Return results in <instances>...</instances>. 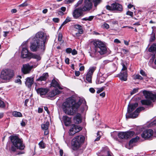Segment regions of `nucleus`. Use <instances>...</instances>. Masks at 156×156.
<instances>
[{"label": "nucleus", "mask_w": 156, "mask_h": 156, "mask_svg": "<svg viewBox=\"0 0 156 156\" xmlns=\"http://www.w3.org/2000/svg\"><path fill=\"white\" fill-rule=\"evenodd\" d=\"M82 102L80 100L76 102L75 100L69 97L66 99L62 104L63 111L68 115H73L77 112Z\"/></svg>", "instance_id": "f257e3e1"}, {"label": "nucleus", "mask_w": 156, "mask_h": 156, "mask_svg": "<svg viewBox=\"0 0 156 156\" xmlns=\"http://www.w3.org/2000/svg\"><path fill=\"white\" fill-rule=\"evenodd\" d=\"M94 47L95 52H92L90 55L92 57L97 56L99 53L101 55H103L107 52V49L105 44L101 41L94 40L92 42Z\"/></svg>", "instance_id": "f03ea898"}, {"label": "nucleus", "mask_w": 156, "mask_h": 156, "mask_svg": "<svg viewBox=\"0 0 156 156\" xmlns=\"http://www.w3.org/2000/svg\"><path fill=\"white\" fill-rule=\"evenodd\" d=\"M85 137L82 135L76 136L72 140L71 142L72 148L74 151H77L84 144Z\"/></svg>", "instance_id": "7ed1b4c3"}, {"label": "nucleus", "mask_w": 156, "mask_h": 156, "mask_svg": "<svg viewBox=\"0 0 156 156\" xmlns=\"http://www.w3.org/2000/svg\"><path fill=\"white\" fill-rule=\"evenodd\" d=\"M143 94L145 98L147 99L141 101V102L143 105H150L151 103V101H154L156 100V94H153L150 92L145 90L143 91Z\"/></svg>", "instance_id": "20e7f679"}, {"label": "nucleus", "mask_w": 156, "mask_h": 156, "mask_svg": "<svg viewBox=\"0 0 156 156\" xmlns=\"http://www.w3.org/2000/svg\"><path fill=\"white\" fill-rule=\"evenodd\" d=\"M45 45L32 40L30 43V49L33 52L38 51L40 54L43 53L45 49Z\"/></svg>", "instance_id": "39448f33"}, {"label": "nucleus", "mask_w": 156, "mask_h": 156, "mask_svg": "<svg viewBox=\"0 0 156 156\" xmlns=\"http://www.w3.org/2000/svg\"><path fill=\"white\" fill-rule=\"evenodd\" d=\"M10 138L13 145L16 147L17 149L20 150L24 149L25 146L23 144L22 141L18 137L16 136H11Z\"/></svg>", "instance_id": "423d86ee"}, {"label": "nucleus", "mask_w": 156, "mask_h": 156, "mask_svg": "<svg viewBox=\"0 0 156 156\" xmlns=\"http://www.w3.org/2000/svg\"><path fill=\"white\" fill-rule=\"evenodd\" d=\"M32 40L36 41L45 45V44L47 40V35L45 33L42 31H39L37 33L34 37L32 38Z\"/></svg>", "instance_id": "0eeeda50"}, {"label": "nucleus", "mask_w": 156, "mask_h": 156, "mask_svg": "<svg viewBox=\"0 0 156 156\" xmlns=\"http://www.w3.org/2000/svg\"><path fill=\"white\" fill-rule=\"evenodd\" d=\"M14 71L11 69H5L1 72V78L3 80H9L14 76Z\"/></svg>", "instance_id": "6e6552de"}, {"label": "nucleus", "mask_w": 156, "mask_h": 156, "mask_svg": "<svg viewBox=\"0 0 156 156\" xmlns=\"http://www.w3.org/2000/svg\"><path fill=\"white\" fill-rule=\"evenodd\" d=\"M106 8L107 10L109 11H115L118 12H121L123 10L122 5L116 2L112 4L111 5H106Z\"/></svg>", "instance_id": "1a4fd4ad"}, {"label": "nucleus", "mask_w": 156, "mask_h": 156, "mask_svg": "<svg viewBox=\"0 0 156 156\" xmlns=\"http://www.w3.org/2000/svg\"><path fill=\"white\" fill-rule=\"evenodd\" d=\"M134 134V132L132 131L120 132L118 133V137L122 139H127L133 136Z\"/></svg>", "instance_id": "9d476101"}, {"label": "nucleus", "mask_w": 156, "mask_h": 156, "mask_svg": "<svg viewBox=\"0 0 156 156\" xmlns=\"http://www.w3.org/2000/svg\"><path fill=\"white\" fill-rule=\"evenodd\" d=\"M96 68V67L95 66L91 67L89 68V71L86 75V80L87 82L86 81V82L89 83H92V75Z\"/></svg>", "instance_id": "9b49d317"}, {"label": "nucleus", "mask_w": 156, "mask_h": 156, "mask_svg": "<svg viewBox=\"0 0 156 156\" xmlns=\"http://www.w3.org/2000/svg\"><path fill=\"white\" fill-rule=\"evenodd\" d=\"M37 64H35L34 66H30L29 63H28L23 65L21 68V70L24 74L29 73L32 69L36 67Z\"/></svg>", "instance_id": "f8f14e48"}, {"label": "nucleus", "mask_w": 156, "mask_h": 156, "mask_svg": "<svg viewBox=\"0 0 156 156\" xmlns=\"http://www.w3.org/2000/svg\"><path fill=\"white\" fill-rule=\"evenodd\" d=\"M83 12H84L82 7L76 9L73 11V15L74 18L77 19L83 15Z\"/></svg>", "instance_id": "ddd939ff"}, {"label": "nucleus", "mask_w": 156, "mask_h": 156, "mask_svg": "<svg viewBox=\"0 0 156 156\" xmlns=\"http://www.w3.org/2000/svg\"><path fill=\"white\" fill-rule=\"evenodd\" d=\"M50 87H53L55 89H58L62 90L63 88L60 86V82L58 80L55 78H53L51 81L50 84Z\"/></svg>", "instance_id": "4468645a"}, {"label": "nucleus", "mask_w": 156, "mask_h": 156, "mask_svg": "<svg viewBox=\"0 0 156 156\" xmlns=\"http://www.w3.org/2000/svg\"><path fill=\"white\" fill-rule=\"evenodd\" d=\"M93 2L92 0H85L84 6L82 7L84 11L90 10L92 7Z\"/></svg>", "instance_id": "2eb2a0df"}, {"label": "nucleus", "mask_w": 156, "mask_h": 156, "mask_svg": "<svg viewBox=\"0 0 156 156\" xmlns=\"http://www.w3.org/2000/svg\"><path fill=\"white\" fill-rule=\"evenodd\" d=\"M153 131L152 129L146 130L143 132L141 136L143 138L145 139H148L151 138L153 135Z\"/></svg>", "instance_id": "dca6fc26"}, {"label": "nucleus", "mask_w": 156, "mask_h": 156, "mask_svg": "<svg viewBox=\"0 0 156 156\" xmlns=\"http://www.w3.org/2000/svg\"><path fill=\"white\" fill-rule=\"evenodd\" d=\"M74 28L78 30L77 32L75 34V36L73 35L74 37H79L81 36L83 32V27L79 24H76L74 25Z\"/></svg>", "instance_id": "f3484780"}, {"label": "nucleus", "mask_w": 156, "mask_h": 156, "mask_svg": "<svg viewBox=\"0 0 156 156\" xmlns=\"http://www.w3.org/2000/svg\"><path fill=\"white\" fill-rule=\"evenodd\" d=\"M71 127L72 128L70 129L69 132V135L71 136L73 135L82 129L81 127H78L74 124L72 125Z\"/></svg>", "instance_id": "a211bd4d"}, {"label": "nucleus", "mask_w": 156, "mask_h": 156, "mask_svg": "<svg viewBox=\"0 0 156 156\" xmlns=\"http://www.w3.org/2000/svg\"><path fill=\"white\" fill-rule=\"evenodd\" d=\"M31 52H29L27 48V47H23L21 53V57L23 58H29V55Z\"/></svg>", "instance_id": "6ab92c4d"}, {"label": "nucleus", "mask_w": 156, "mask_h": 156, "mask_svg": "<svg viewBox=\"0 0 156 156\" xmlns=\"http://www.w3.org/2000/svg\"><path fill=\"white\" fill-rule=\"evenodd\" d=\"M49 75L48 73H44L38 78L36 79V81L39 82L46 81Z\"/></svg>", "instance_id": "aec40b11"}, {"label": "nucleus", "mask_w": 156, "mask_h": 156, "mask_svg": "<svg viewBox=\"0 0 156 156\" xmlns=\"http://www.w3.org/2000/svg\"><path fill=\"white\" fill-rule=\"evenodd\" d=\"M119 77L122 81H126L127 80L128 74L127 71H121L118 75Z\"/></svg>", "instance_id": "412c9836"}, {"label": "nucleus", "mask_w": 156, "mask_h": 156, "mask_svg": "<svg viewBox=\"0 0 156 156\" xmlns=\"http://www.w3.org/2000/svg\"><path fill=\"white\" fill-rule=\"evenodd\" d=\"M82 117L80 114L77 113L73 118V122L76 124H79L82 122Z\"/></svg>", "instance_id": "4be33fe9"}, {"label": "nucleus", "mask_w": 156, "mask_h": 156, "mask_svg": "<svg viewBox=\"0 0 156 156\" xmlns=\"http://www.w3.org/2000/svg\"><path fill=\"white\" fill-rule=\"evenodd\" d=\"M36 90L38 94H39L41 96H42L45 95L48 92L49 89L47 88H39Z\"/></svg>", "instance_id": "5701e85b"}, {"label": "nucleus", "mask_w": 156, "mask_h": 156, "mask_svg": "<svg viewBox=\"0 0 156 156\" xmlns=\"http://www.w3.org/2000/svg\"><path fill=\"white\" fill-rule=\"evenodd\" d=\"M62 119L66 126H70L71 123V118L66 115L63 116Z\"/></svg>", "instance_id": "b1692460"}, {"label": "nucleus", "mask_w": 156, "mask_h": 156, "mask_svg": "<svg viewBox=\"0 0 156 156\" xmlns=\"http://www.w3.org/2000/svg\"><path fill=\"white\" fill-rule=\"evenodd\" d=\"M138 106V104L137 103H135L134 104H129L128 105L127 112L128 113H130L132 112Z\"/></svg>", "instance_id": "393cba45"}, {"label": "nucleus", "mask_w": 156, "mask_h": 156, "mask_svg": "<svg viewBox=\"0 0 156 156\" xmlns=\"http://www.w3.org/2000/svg\"><path fill=\"white\" fill-rule=\"evenodd\" d=\"M106 79V77L104 76V74L101 75L100 74L98 75L96 80L97 84H100L103 83Z\"/></svg>", "instance_id": "a878e982"}, {"label": "nucleus", "mask_w": 156, "mask_h": 156, "mask_svg": "<svg viewBox=\"0 0 156 156\" xmlns=\"http://www.w3.org/2000/svg\"><path fill=\"white\" fill-rule=\"evenodd\" d=\"M61 93V91L58 89L53 90L48 94V96L50 98L53 97L55 95Z\"/></svg>", "instance_id": "bb28decb"}, {"label": "nucleus", "mask_w": 156, "mask_h": 156, "mask_svg": "<svg viewBox=\"0 0 156 156\" xmlns=\"http://www.w3.org/2000/svg\"><path fill=\"white\" fill-rule=\"evenodd\" d=\"M29 56V59H30L31 58L35 59H36L37 62L40 60L41 59V57L40 55L37 54L35 53H31L30 54Z\"/></svg>", "instance_id": "cd10ccee"}, {"label": "nucleus", "mask_w": 156, "mask_h": 156, "mask_svg": "<svg viewBox=\"0 0 156 156\" xmlns=\"http://www.w3.org/2000/svg\"><path fill=\"white\" fill-rule=\"evenodd\" d=\"M34 83V78L33 77H27L25 82V84L28 87H31Z\"/></svg>", "instance_id": "c85d7f7f"}, {"label": "nucleus", "mask_w": 156, "mask_h": 156, "mask_svg": "<svg viewBox=\"0 0 156 156\" xmlns=\"http://www.w3.org/2000/svg\"><path fill=\"white\" fill-rule=\"evenodd\" d=\"M12 25V23L10 21H6L4 23V27L3 28L5 29H8Z\"/></svg>", "instance_id": "c756f323"}, {"label": "nucleus", "mask_w": 156, "mask_h": 156, "mask_svg": "<svg viewBox=\"0 0 156 156\" xmlns=\"http://www.w3.org/2000/svg\"><path fill=\"white\" fill-rule=\"evenodd\" d=\"M140 138L138 136H136L135 137L132 139L129 142V146H131V144L133 143L136 142Z\"/></svg>", "instance_id": "7c9ffc66"}, {"label": "nucleus", "mask_w": 156, "mask_h": 156, "mask_svg": "<svg viewBox=\"0 0 156 156\" xmlns=\"http://www.w3.org/2000/svg\"><path fill=\"white\" fill-rule=\"evenodd\" d=\"M138 114L135 113V111L132 113L130 114L129 115H126V119H129V118H136L138 116Z\"/></svg>", "instance_id": "2f4dec72"}, {"label": "nucleus", "mask_w": 156, "mask_h": 156, "mask_svg": "<svg viewBox=\"0 0 156 156\" xmlns=\"http://www.w3.org/2000/svg\"><path fill=\"white\" fill-rule=\"evenodd\" d=\"M49 125V122L47 121L45 123L42 124L41 125V127L42 129L43 130L48 129Z\"/></svg>", "instance_id": "473e14b6"}, {"label": "nucleus", "mask_w": 156, "mask_h": 156, "mask_svg": "<svg viewBox=\"0 0 156 156\" xmlns=\"http://www.w3.org/2000/svg\"><path fill=\"white\" fill-rule=\"evenodd\" d=\"M118 133L117 132L114 131L111 133V136L114 140H116L118 139Z\"/></svg>", "instance_id": "72a5a7b5"}, {"label": "nucleus", "mask_w": 156, "mask_h": 156, "mask_svg": "<svg viewBox=\"0 0 156 156\" xmlns=\"http://www.w3.org/2000/svg\"><path fill=\"white\" fill-rule=\"evenodd\" d=\"M149 50L150 52H155L156 53V44H153L149 48Z\"/></svg>", "instance_id": "f704fd0d"}, {"label": "nucleus", "mask_w": 156, "mask_h": 156, "mask_svg": "<svg viewBox=\"0 0 156 156\" xmlns=\"http://www.w3.org/2000/svg\"><path fill=\"white\" fill-rule=\"evenodd\" d=\"M12 114L13 116L16 117H20L22 116V115L20 112L17 111H14L13 112Z\"/></svg>", "instance_id": "c9c22d12"}, {"label": "nucleus", "mask_w": 156, "mask_h": 156, "mask_svg": "<svg viewBox=\"0 0 156 156\" xmlns=\"http://www.w3.org/2000/svg\"><path fill=\"white\" fill-rule=\"evenodd\" d=\"M39 147L41 148L44 149L45 147V144L43 140L41 141L38 144Z\"/></svg>", "instance_id": "e433bc0d"}, {"label": "nucleus", "mask_w": 156, "mask_h": 156, "mask_svg": "<svg viewBox=\"0 0 156 156\" xmlns=\"http://www.w3.org/2000/svg\"><path fill=\"white\" fill-rule=\"evenodd\" d=\"M144 108L143 107L138 108L135 111V113L138 114V113H139L140 111L144 110Z\"/></svg>", "instance_id": "4c0bfd02"}, {"label": "nucleus", "mask_w": 156, "mask_h": 156, "mask_svg": "<svg viewBox=\"0 0 156 156\" xmlns=\"http://www.w3.org/2000/svg\"><path fill=\"white\" fill-rule=\"evenodd\" d=\"M92 1L94 3V6L95 7L101 2V0H92Z\"/></svg>", "instance_id": "58836bf2"}, {"label": "nucleus", "mask_w": 156, "mask_h": 156, "mask_svg": "<svg viewBox=\"0 0 156 156\" xmlns=\"http://www.w3.org/2000/svg\"><path fill=\"white\" fill-rule=\"evenodd\" d=\"M121 65H122V68L121 69V71H127V67L125 65L123 61L122 62H121Z\"/></svg>", "instance_id": "ea45409f"}, {"label": "nucleus", "mask_w": 156, "mask_h": 156, "mask_svg": "<svg viewBox=\"0 0 156 156\" xmlns=\"http://www.w3.org/2000/svg\"><path fill=\"white\" fill-rule=\"evenodd\" d=\"M134 78L135 79L140 80H142L143 79V78L139 74H137L136 75Z\"/></svg>", "instance_id": "a19ab883"}, {"label": "nucleus", "mask_w": 156, "mask_h": 156, "mask_svg": "<svg viewBox=\"0 0 156 156\" xmlns=\"http://www.w3.org/2000/svg\"><path fill=\"white\" fill-rule=\"evenodd\" d=\"M5 105L3 101L0 99V107L4 108L5 107Z\"/></svg>", "instance_id": "79ce46f5"}, {"label": "nucleus", "mask_w": 156, "mask_h": 156, "mask_svg": "<svg viewBox=\"0 0 156 156\" xmlns=\"http://www.w3.org/2000/svg\"><path fill=\"white\" fill-rule=\"evenodd\" d=\"M138 88H134L133 90L131 92L130 94L132 95L134 94L137 92L138 91Z\"/></svg>", "instance_id": "37998d69"}, {"label": "nucleus", "mask_w": 156, "mask_h": 156, "mask_svg": "<svg viewBox=\"0 0 156 156\" xmlns=\"http://www.w3.org/2000/svg\"><path fill=\"white\" fill-rule=\"evenodd\" d=\"M72 49L70 48H67L66 49V52L67 54H70L71 53Z\"/></svg>", "instance_id": "c03bdc74"}, {"label": "nucleus", "mask_w": 156, "mask_h": 156, "mask_svg": "<svg viewBox=\"0 0 156 156\" xmlns=\"http://www.w3.org/2000/svg\"><path fill=\"white\" fill-rule=\"evenodd\" d=\"M28 4L27 2V1H25L23 3L20 5L19 6L20 7H25L28 5Z\"/></svg>", "instance_id": "a18cd8bd"}, {"label": "nucleus", "mask_w": 156, "mask_h": 156, "mask_svg": "<svg viewBox=\"0 0 156 156\" xmlns=\"http://www.w3.org/2000/svg\"><path fill=\"white\" fill-rule=\"evenodd\" d=\"M105 88V86H104L103 87H101V88L99 89L97 91V93H99L101 92H102L103 90Z\"/></svg>", "instance_id": "49530a36"}, {"label": "nucleus", "mask_w": 156, "mask_h": 156, "mask_svg": "<svg viewBox=\"0 0 156 156\" xmlns=\"http://www.w3.org/2000/svg\"><path fill=\"white\" fill-rule=\"evenodd\" d=\"M62 34L59 33L58 35V41H62Z\"/></svg>", "instance_id": "de8ad7c7"}, {"label": "nucleus", "mask_w": 156, "mask_h": 156, "mask_svg": "<svg viewBox=\"0 0 156 156\" xmlns=\"http://www.w3.org/2000/svg\"><path fill=\"white\" fill-rule=\"evenodd\" d=\"M126 14L130 16L131 17H133V12L129 11H128L126 12Z\"/></svg>", "instance_id": "09e8293b"}, {"label": "nucleus", "mask_w": 156, "mask_h": 156, "mask_svg": "<svg viewBox=\"0 0 156 156\" xmlns=\"http://www.w3.org/2000/svg\"><path fill=\"white\" fill-rule=\"evenodd\" d=\"M17 148L16 147L13 145L11 146V150L12 151L14 152L16 151Z\"/></svg>", "instance_id": "8fccbe9b"}, {"label": "nucleus", "mask_w": 156, "mask_h": 156, "mask_svg": "<svg viewBox=\"0 0 156 156\" xmlns=\"http://www.w3.org/2000/svg\"><path fill=\"white\" fill-rule=\"evenodd\" d=\"M71 53L73 55H75L77 54V51L75 49H74L73 50H72Z\"/></svg>", "instance_id": "3c124183"}, {"label": "nucleus", "mask_w": 156, "mask_h": 156, "mask_svg": "<svg viewBox=\"0 0 156 156\" xmlns=\"http://www.w3.org/2000/svg\"><path fill=\"white\" fill-rule=\"evenodd\" d=\"M140 73L143 76H147V75L145 72L142 69L140 70Z\"/></svg>", "instance_id": "603ef678"}, {"label": "nucleus", "mask_w": 156, "mask_h": 156, "mask_svg": "<svg viewBox=\"0 0 156 156\" xmlns=\"http://www.w3.org/2000/svg\"><path fill=\"white\" fill-rule=\"evenodd\" d=\"M103 26V27L104 28H105L106 29H108L109 28V25L106 23H105L104 24Z\"/></svg>", "instance_id": "864d4df0"}, {"label": "nucleus", "mask_w": 156, "mask_h": 156, "mask_svg": "<svg viewBox=\"0 0 156 156\" xmlns=\"http://www.w3.org/2000/svg\"><path fill=\"white\" fill-rule=\"evenodd\" d=\"M29 63L30 66H34V65H35V64H37V65L36 66V67L38 65V64L37 62L33 61H31Z\"/></svg>", "instance_id": "5fc2aeb1"}, {"label": "nucleus", "mask_w": 156, "mask_h": 156, "mask_svg": "<svg viewBox=\"0 0 156 156\" xmlns=\"http://www.w3.org/2000/svg\"><path fill=\"white\" fill-rule=\"evenodd\" d=\"M70 19L69 17H67L65 21L64 22V23H65V24L68 23V22H70Z\"/></svg>", "instance_id": "6e6d98bb"}, {"label": "nucleus", "mask_w": 156, "mask_h": 156, "mask_svg": "<svg viewBox=\"0 0 156 156\" xmlns=\"http://www.w3.org/2000/svg\"><path fill=\"white\" fill-rule=\"evenodd\" d=\"M65 1L66 4H69L73 2L74 1L73 0H65Z\"/></svg>", "instance_id": "4d7b16f0"}, {"label": "nucleus", "mask_w": 156, "mask_h": 156, "mask_svg": "<svg viewBox=\"0 0 156 156\" xmlns=\"http://www.w3.org/2000/svg\"><path fill=\"white\" fill-rule=\"evenodd\" d=\"M52 20L55 22L58 23L59 22V20L58 18H53Z\"/></svg>", "instance_id": "13d9d810"}, {"label": "nucleus", "mask_w": 156, "mask_h": 156, "mask_svg": "<svg viewBox=\"0 0 156 156\" xmlns=\"http://www.w3.org/2000/svg\"><path fill=\"white\" fill-rule=\"evenodd\" d=\"M89 91L91 93H94L95 92V90L93 88H90L89 89Z\"/></svg>", "instance_id": "bf43d9fd"}, {"label": "nucleus", "mask_w": 156, "mask_h": 156, "mask_svg": "<svg viewBox=\"0 0 156 156\" xmlns=\"http://www.w3.org/2000/svg\"><path fill=\"white\" fill-rule=\"evenodd\" d=\"M9 31H4V34H3V36L4 37H6L8 34L9 33Z\"/></svg>", "instance_id": "052dcab7"}, {"label": "nucleus", "mask_w": 156, "mask_h": 156, "mask_svg": "<svg viewBox=\"0 0 156 156\" xmlns=\"http://www.w3.org/2000/svg\"><path fill=\"white\" fill-rule=\"evenodd\" d=\"M69 59L68 58H66L65 60V62L67 64H69Z\"/></svg>", "instance_id": "680f3d73"}, {"label": "nucleus", "mask_w": 156, "mask_h": 156, "mask_svg": "<svg viewBox=\"0 0 156 156\" xmlns=\"http://www.w3.org/2000/svg\"><path fill=\"white\" fill-rule=\"evenodd\" d=\"M94 16H89L88 17H87L88 20H89V21L92 20H93V18H94Z\"/></svg>", "instance_id": "e2e57ef3"}, {"label": "nucleus", "mask_w": 156, "mask_h": 156, "mask_svg": "<svg viewBox=\"0 0 156 156\" xmlns=\"http://www.w3.org/2000/svg\"><path fill=\"white\" fill-rule=\"evenodd\" d=\"M110 62V61L108 60H105L103 61V63L104 65H106Z\"/></svg>", "instance_id": "0e129e2a"}, {"label": "nucleus", "mask_w": 156, "mask_h": 156, "mask_svg": "<svg viewBox=\"0 0 156 156\" xmlns=\"http://www.w3.org/2000/svg\"><path fill=\"white\" fill-rule=\"evenodd\" d=\"M21 125L22 126H24L26 125V123L25 122L23 121V120H22L21 122Z\"/></svg>", "instance_id": "69168bd1"}, {"label": "nucleus", "mask_w": 156, "mask_h": 156, "mask_svg": "<svg viewBox=\"0 0 156 156\" xmlns=\"http://www.w3.org/2000/svg\"><path fill=\"white\" fill-rule=\"evenodd\" d=\"M43 109L41 108H38V112L39 113H41L43 112Z\"/></svg>", "instance_id": "338daca9"}, {"label": "nucleus", "mask_w": 156, "mask_h": 156, "mask_svg": "<svg viewBox=\"0 0 156 156\" xmlns=\"http://www.w3.org/2000/svg\"><path fill=\"white\" fill-rule=\"evenodd\" d=\"M80 73L79 71H76L75 72V75L77 76H79L80 75Z\"/></svg>", "instance_id": "774afa93"}]
</instances>
